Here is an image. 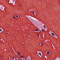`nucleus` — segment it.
Listing matches in <instances>:
<instances>
[{
	"mask_svg": "<svg viewBox=\"0 0 60 60\" xmlns=\"http://www.w3.org/2000/svg\"><path fill=\"white\" fill-rule=\"evenodd\" d=\"M2 28H0V32H2Z\"/></svg>",
	"mask_w": 60,
	"mask_h": 60,
	"instance_id": "1",
	"label": "nucleus"
},
{
	"mask_svg": "<svg viewBox=\"0 0 60 60\" xmlns=\"http://www.w3.org/2000/svg\"><path fill=\"white\" fill-rule=\"evenodd\" d=\"M20 57L21 58H23V57H24V56H21Z\"/></svg>",
	"mask_w": 60,
	"mask_h": 60,
	"instance_id": "2",
	"label": "nucleus"
},
{
	"mask_svg": "<svg viewBox=\"0 0 60 60\" xmlns=\"http://www.w3.org/2000/svg\"><path fill=\"white\" fill-rule=\"evenodd\" d=\"M39 55H40V56H41V53L39 52Z\"/></svg>",
	"mask_w": 60,
	"mask_h": 60,
	"instance_id": "3",
	"label": "nucleus"
},
{
	"mask_svg": "<svg viewBox=\"0 0 60 60\" xmlns=\"http://www.w3.org/2000/svg\"><path fill=\"white\" fill-rule=\"evenodd\" d=\"M52 34L53 36H54V34L53 33H52Z\"/></svg>",
	"mask_w": 60,
	"mask_h": 60,
	"instance_id": "4",
	"label": "nucleus"
},
{
	"mask_svg": "<svg viewBox=\"0 0 60 60\" xmlns=\"http://www.w3.org/2000/svg\"><path fill=\"white\" fill-rule=\"evenodd\" d=\"M42 31H43V32H44V30H43V29H41Z\"/></svg>",
	"mask_w": 60,
	"mask_h": 60,
	"instance_id": "5",
	"label": "nucleus"
},
{
	"mask_svg": "<svg viewBox=\"0 0 60 60\" xmlns=\"http://www.w3.org/2000/svg\"><path fill=\"white\" fill-rule=\"evenodd\" d=\"M18 54L19 55H20V52H18Z\"/></svg>",
	"mask_w": 60,
	"mask_h": 60,
	"instance_id": "6",
	"label": "nucleus"
},
{
	"mask_svg": "<svg viewBox=\"0 0 60 60\" xmlns=\"http://www.w3.org/2000/svg\"><path fill=\"white\" fill-rule=\"evenodd\" d=\"M49 53H50V52H47V54H49Z\"/></svg>",
	"mask_w": 60,
	"mask_h": 60,
	"instance_id": "7",
	"label": "nucleus"
},
{
	"mask_svg": "<svg viewBox=\"0 0 60 60\" xmlns=\"http://www.w3.org/2000/svg\"><path fill=\"white\" fill-rule=\"evenodd\" d=\"M43 27L44 28H45V27H46V26H45V25H44L43 26Z\"/></svg>",
	"mask_w": 60,
	"mask_h": 60,
	"instance_id": "8",
	"label": "nucleus"
},
{
	"mask_svg": "<svg viewBox=\"0 0 60 60\" xmlns=\"http://www.w3.org/2000/svg\"><path fill=\"white\" fill-rule=\"evenodd\" d=\"M36 31H38V30L37 29H36Z\"/></svg>",
	"mask_w": 60,
	"mask_h": 60,
	"instance_id": "9",
	"label": "nucleus"
},
{
	"mask_svg": "<svg viewBox=\"0 0 60 60\" xmlns=\"http://www.w3.org/2000/svg\"><path fill=\"white\" fill-rule=\"evenodd\" d=\"M16 17H17V18H18V16L17 15H16Z\"/></svg>",
	"mask_w": 60,
	"mask_h": 60,
	"instance_id": "10",
	"label": "nucleus"
},
{
	"mask_svg": "<svg viewBox=\"0 0 60 60\" xmlns=\"http://www.w3.org/2000/svg\"><path fill=\"white\" fill-rule=\"evenodd\" d=\"M15 60H17V59L16 58H15Z\"/></svg>",
	"mask_w": 60,
	"mask_h": 60,
	"instance_id": "11",
	"label": "nucleus"
},
{
	"mask_svg": "<svg viewBox=\"0 0 60 60\" xmlns=\"http://www.w3.org/2000/svg\"><path fill=\"white\" fill-rule=\"evenodd\" d=\"M32 13H33V14H34V12H33Z\"/></svg>",
	"mask_w": 60,
	"mask_h": 60,
	"instance_id": "12",
	"label": "nucleus"
},
{
	"mask_svg": "<svg viewBox=\"0 0 60 60\" xmlns=\"http://www.w3.org/2000/svg\"><path fill=\"white\" fill-rule=\"evenodd\" d=\"M41 43V45H42V43Z\"/></svg>",
	"mask_w": 60,
	"mask_h": 60,
	"instance_id": "13",
	"label": "nucleus"
},
{
	"mask_svg": "<svg viewBox=\"0 0 60 60\" xmlns=\"http://www.w3.org/2000/svg\"><path fill=\"white\" fill-rule=\"evenodd\" d=\"M13 18H15V17L14 16V17H13Z\"/></svg>",
	"mask_w": 60,
	"mask_h": 60,
	"instance_id": "14",
	"label": "nucleus"
},
{
	"mask_svg": "<svg viewBox=\"0 0 60 60\" xmlns=\"http://www.w3.org/2000/svg\"><path fill=\"white\" fill-rule=\"evenodd\" d=\"M6 33H8V32L7 31V32H6Z\"/></svg>",
	"mask_w": 60,
	"mask_h": 60,
	"instance_id": "15",
	"label": "nucleus"
},
{
	"mask_svg": "<svg viewBox=\"0 0 60 60\" xmlns=\"http://www.w3.org/2000/svg\"><path fill=\"white\" fill-rule=\"evenodd\" d=\"M38 36H39V34H38Z\"/></svg>",
	"mask_w": 60,
	"mask_h": 60,
	"instance_id": "16",
	"label": "nucleus"
},
{
	"mask_svg": "<svg viewBox=\"0 0 60 60\" xmlns=\"http://www.w3.org/2000/svg\"><path fill=\"white\" fill-rule=\"evenodd\" d=\"M20 6L21 7V6L20 5Z\"/></svg>",
	"mask_w": 60,
	"mask_h": 60,
	"instance_id": "17",
	"label": "nucleus"
},
{
	"mask_svg": "<svg viewBox=\"0 0 60 60\" xmlns=\"http://www.w3.org/2000/svg\"><path fill=\"white\" fill-rule=\"evenodd\" d=\"M17 2H15V3H17Z\"/></svg>",
	"mask_w": 60,
	"mask_h": 60,
	"instance_id": "18",
	"label": "nucleus"
},
{
	"mask_svg": "<svg viewBox=\"0 0 60 60\" xmlns=\"http://www.w3.org/2000/svg\"><path fill=\"white\" fill-rule=\"evenodd\" d=\"M41 1H42V0H41Z\"/></svg>",
	"mask_w": 60,
	"mask_h": 60,
	"instance_id": "19",
	"label": "nucleus"
},
{
	"mask_svg": "<svg viewBox=\"0 0 60 60\" xmlns=\"http://www.w3.org/2000/svg\"><path fill=\"white\" fill-rule=\"evenodd\" d=\"M1 7V8H2V7Z\"/></svg>",
	"mask_w": 60,
	"mask_h": 60,
	"instance_id": "20",
	"label": "nucleus"
}]
</instances>
